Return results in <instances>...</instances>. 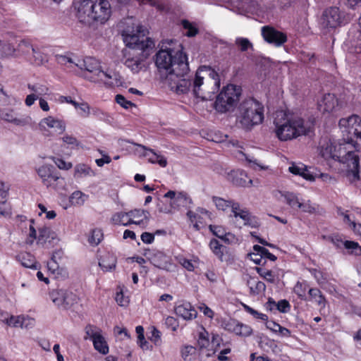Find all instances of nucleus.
<instances>
[{
	"instance_id": "f257e3e1",
	"label": "nucleus",
	"mask_w": 361,
	"mask_h": 361,
	"mask_svg": "<svg viewBox=\"0 0 361 361\" xmlns=\"http://www.w3.org/2000/svg\"><path fill=\"white\" fill-rule=\"evenodd\" d=\"M147 33V30L140 25H136L135 30L128 27L123 31L122 36L130 56L126 59L125 65L134 73H138L142 69V62L154 47V42L146 37Z\"/></svg>"
},
{
	"instance_id": "f03ea898",
	"label": "nucleus",
	"mask_w": 361,
	"mask_h": 361,
	"mask_svg": "<svg viewBox=\"0 0 361 361\" xmlns=\"http://www.w3.org/2000/svg\"><path fill=\"white\" fill-rule=\"evenodd\" d=\"M219 87V75L214 69L207 66H202L197 69L192 82V92L196 97L211 100Z\"/></svg>"
},
{
	"instance_id": "7ed1b4c3",
	"label": "nucleus",
	"mask_w": 361,
	"mask_h": 361,
	"mask_svg": "<svg viewBox=\"0 0 361 361\" xmlns=\"http://www.w3.org/2000/svg\"><path fill=\"white\" fill-rule=\"evenodd\" d=\"M111 15V7L108 0H80L78 16L80 22L91 25H103Z\"/></svg>"
},
{
	"instance_id": "20e7f679",
	"label": "nucleus",
	"mask_w": 361,
	"mask_h": 361,
	"mask_svg": "<svg viewBox=\"0 0 361 361\" xmlns=\"http://www.w3.org/2000/svg\"><path fill=\"white\" fill-rule=\"evenodd\" d=\"M237 122L245 130H251L264 121V106L254 98L242 101L237 109Z\"/></svg>"
},
{
	"instance_id": "39448f33",
	"label": "nucleus",
	"mask_w": 361,
	"mask_h": 361,
	"mask_svg": "<svg viewBox=\"0 0 361 361\" xmlns=\"http://www.w3.org/2000/svg\"><path fill=\"white\" fill-rule=\"evenodd\" d=\"M286 117L284 121L280 123L275 121L276 129V134L279 140L286 141L296 138L301 135H309L312 132L313 127L312 125L305 123L304 120L296 116H287L283 114Z\"/></svg>"
},
{
	"instance_id": "423d86ee",
	"label": "nucleus",
	"mask_w": 361,
	"mask_h": 361,
	"mask_svg": "<svg viewBox=\"0 0 361 361\" xmlns=\"http://www.w3.org/2000/svg\"><path fill=\"white\" fill-rule=\"evenodd\" d=\"M187 57L182 50L175 51L171 48L161 49L155 56V64L160 72L165 71L166 76L169 73L177 71L180 63H186Z\"/></svg>"
},
{
	"instance_id": "0eeeda50",
	"label": "nucleus",
	"mask_w": 361,
	"mask_h": 361,
	"mask_svg": "<svg viewBox=\"0 0 361 361\" xmlns=\"http://www.w3.org/2000/svg\"><path fill=\"white\" fill-rule=\"evenodd\" d=\"M339 126L344 128L343 132V143L357 149L360 145L355 139L361 140V118L357 115H352L339 121Z\"/></svg>"
},
{
	"instance_id": "6e6552de",
	"label": "nucleus",
	"mask_w": 361,
	"mask_h": 361,
	"mask_svg": "<svg viewBox=\"0 0 361 361\" xmlns=\"http://www.w3.org/2000/svg\"><path fill=\"white\" fill-rule=\"evenodd\" d=\"M177 67V71L169 73L166 76V80L172 90H175L177 93H186L190 87L192 88L191 80L186 78L189 72V65L186 63H180Z\"/></svg>"
},
{
	"instance_id": "1a4fd4ad",
	"label": "nucleus",
	"mask_w": 361,
	"mask_h": 361,
	"mask_svg": "<svg viewBox=\"0 0 361 361\" xmlns=\"http://www.w3.org/2000/svg\"><path fill=\"white\" fill-rule=\"evenodd\" d=\"M241 94V88L234 85H228L224 87L217 95L214 107L221 113L232 110L239 100Z\"/></svg>"
},
{
	"instance_id": "9d476101",
	"label": "nucleus",
	"mask_w": 361,
	"mask_h": 361,
	"mask_svg": "<svg viewBox=\"0 0 361 361\" xmlns=\"http://www.w3.org/2000/svg\"><path fill=\"white\" fill-rule=\"evenodd\" d=\"M353 148L348 147L344 145L341 157L338 159V161L345 164L346 175L351 182L360 180L359 167L360 159L359 156L353 150Z\"/></svg>"
},
{
	"instance_id": "9b49d317",
	"label": "nucleus",
	"mask_w": 361,
	"mask_h": 361,
	"mask_svg": "<svg viewBox=\"0 0 361 361\" xmlns=\"http://www.w3.org/2000/svg\"><path fill=\"white\" fill-rule=\"evenodd\" d=\"M345 21L344 11L337 6H329L322 12L320 24L324 29L333 30L342 26Z\"/></svg>"
},
{
	"instance_id": "f8f14e48",
	"label": "nucleus",
	"mask_w": 361,
	"mask_h": 361,
	"mask_svg": "<svg viewBox=\"0 0 361 361\" xmlns=\"http://www.w3.org/2000/svg\"><path fill=\"white\" fill-rule=\"evenodd\" d=\"M53 302L60 308L68 310L78 303V296L71 291L60 289L50 293Z\"/></svg>"
},
{
	"instance_id": "ddd939ff",
	"label": "nucleus",
	"mask_w": 361,
	"mask_h": 361,
	"mask_svg": "<svg viewBox=\"0 0 361 361\" xmlns=\"http://www.w3.org/2000/svg\"><path fill=\"white\" fill-rule=\"evenodd\" d=\"M0 118L17 126L23 127L32 124V118L30 116H19L14 109L11 108H0Z\"/></svg>"
},
{
	"instance_id": "4468645a",
	"label": "nucleus",
	"mask_w": 361,
	"mask_h": 361,
	"mask_svg": "<svg viewBox=\"0 0 361 361\" xmlns=\"http://www.w3.org/2000/svg\"><path fill=\"white\" fill-rule=\"evenodd\" d=\"M262 35L267 43L276 47H280L287 41L286 34L268 25L262 27Z\"/></svg>"
},
{
	"instance_id": "2eb2a0df",
	"label": "nucleus",
	"mask_w": 361,
	"mask_h": 361,
	"mask_svg": "<svg viewBox=\"0 0 361 361\" xmlns=\"http://www.w3.org/2000/svg\"><path fill=\"white\" fill-rule=\"evenodd\" d=\"M37 173L47 187L54 185L55 182L63 180V178L56 172L54 167L51 165L40 166L37 169Z\"/></svg>"
},
{
	"instance_id": "dca6fc26",
	"label": "nucleus",
	"mask_w": 361,
	"mask_h": 361,
	"mask_svg": "<svg viewBox=\"0 0 361 361\" xmlns=\"http://www.w3.org/2000/svg\"><path fill=\"white\" fill-rule=\"evenodd\" d=\"M343 147L344 144L341 142L338 149L336 150V147L330 141H324V143H320L319 153L326 160L334 159L338 161L341 157Z\"/></svg>"
},
{
	"instance_id": "f3484780",
	"label": "nucleus",
	"mask_w": 361,
	"mask_h": 361,
	"mask_svg": "<svg viewBox=\"0 0 361 361\" xmlns=\"http://www.w3.org/2000/svg\"><path fill=\"white\" fill-rule=\"evenodd\" d=\"M39 128L44 135H48L47 133H49V128H54L59 134L63 133L66 130V125L61 120L56 119L52 116H48L39 122Z\"/></svg>"
},
{
	"instance_id": "a211bd4d",
	"label": "nucleus",
	"mask_w": 361,
	"mask_h": 361,
	"mask_svg": "<svg viewBox=\"0 0 361 361\" xmlns=\"http://www.w3.org/2000/svg\"><path fill=\"white\" fill-rule=\"evenodd\" d=\"M338 108V100L334 94L328 93L323 96L318 102V109L320 111L332 112Z\"/></svg>"
},
{
	"instance_id": "6ab92c4d",
	"label": "nucleus",
	"mask_w": 361,
	"mask_h": 361,
	"mask_svg": "<svg viewBox=\"0 0 361 361\" xmlns=\"http://www.w3.org/2000/svg\"><path fill=\"white\" fill-rule=\"evenodd\" d=\"M230 178L233 185L239 187H249L252 185V180L249 178L247 173L243 170L231 171Z\"/></svg>"
},
{
	"instance_id": "aec40b11",
	"label": "nucleus",
	"mask_w": 361,
	"mask_h": 361,
	"mask_svg": "<svg viewBox=\"0 0 361 361\" xmlns=\"http://www.w3.org/2000/svg\"><path fill=\"white\" fill-rule=\"evenodd\" d=\"M99 78L107 87H119L121 86L123 84V80L121 75H119L118 73H116L115 71H103V73H102V75L101 76H99Z\"/></svg>"
},
{
	"instance_id": "412c9836",
	"label": "nucleus",
	"mask_w": 361,
	"mask_h": 361,
	"mask_svg": "<svg viewBox=\"0 0 361 361\" xmlns=\"http://www.w3.org/2000/svg\"><path fill=\"white\" fill-rule=\"evenodd\" d=\"M8 188L2 181H0V215L7 216L11 212L10 206L7 202Z\"/></svg>"
},
{
	"instance_id": "4be33fe9",
	"label": "nucleus",
	"mask_w": 361,
	"mask_h": 361,
	"mask_svg": "<svg viewBox=\"0 0 361 361\" xmlns=\"http://www.w3.org/2000/svg\"><path fill=\"white\" fill-rule=\"evenodd\" d=\"M80 68L92 73L99 78L101 76L102 73H103V71L101 70L99 62L92 57L85 58L80 66Z\"/></svg>"
},
{
	"instance_id": "5701e85b",
	"label": "nucleus",
	"mask_w": 361,
	"mask_h": 361,
	"mask_svg": "<svg viewBox=\"0 0 361 361\" xmlns=\"http://www.w3.org/2000/svg\"><path fill=\"white\" fill-rule=\"evenodd\" d=\"M176 315L183 318L184 319H192L197 316V311L192 307L190 303H185L178 305L175 308Z\"/></svg>"
},
{
	"instance_id": "b1692460",
	"label": "nucleus",
	"mask_w": 361,
	"mask_h": 361,
	"mask_svg": "<svg viewBox=\"0 0 361 361\" xmlns=\"http://www.w3.org/2000/svg\"><path fill=\"white\" fill-rule=\"evenodd\" d=\"M111 221L114 224L118 225L128 226L131 224L141 225L143 224V220H133L128 217L127 212H118L113 215Z\"/></svg>"
},
{
	"instance_id": "393cba45",
	"label": "nucleus",
	"mask_w": 361,
	"mask_h": 361,
	"mask_svg": "<svg viewBox=\"0 0 361 361\" xmlns=\"http://www.w3.org/2000/svg\"><path fill=\"white\" fill-rule=\"evenodd\" d=\"M6 323L13 327L27 328L34 324V319L24 316H11L6 319Z\"/></svg>"
},
{
	"instance_id": "a878e982",
	"label": "nucleus",
	"mask_w": 361,
	"mask_h": 361,
	"mask_svg": "<svg viewBox=\"0 0 361 361\" xmlns=\"http://www.w3.org/2000/svg\"><path fill=\"white\" fill-rule=\"evenodd\" d=\"M95 175L91 167L85 164H76L74 168L73 176L75 179H80L87 176H94Z\"/></svg>"
},
{
	"instance_id": "bb28decb",
	"label": "nucleus",
	"mask_w": 361,
	"mask_h": 361,
	"mask_svg": "<svg viewBox=\"0 0 361 361\" xmlns=\"http://www.w3.org/2000/svg\"><path fill=\"white\" fill-rule=\"evenodd\" d=\"M247 284L250 288V293L252 295H257L266 290V285L264 282L257 281L253 277H250L247 281Z\"/></svg>"
},
{
	"instance_id": "cd10ccee",
	"label": "nucleus",
	"mask_w": 361,
	"mask_h": 361,
	"mask_svg": "<svg viewBox=\"0 0 361 361\" xmlns=\"http://www.w3.org/2000/svg\"><path fill=\"white\" fill-rule=\"evenodd\" d=\"M164 197L175 199V201L182 204L183 206H186L188 204L192 203V200L188 197L187 193L185 192H179L177 196H176V192L173 190H169L164 195Z\"/></svg>"
},
{
	"instance_id": "c85d7f7f",
	"label": "nucleus",
	"mask_w": 361,
	"mask_h": 361,
	"mask_svg": "<svg viewBox=\"0 0 361 361\" xmlns=\"http://www.w3.org/2000/svg\"><path fill=\"white\" fill-rule=\"evenodd\" d=\"M99 265L105 271H111L116 268V259L111 255H107L101 259Z\"/></svg>"
},
{
	"instance_id": "c756f323",
	"label": "nucleus",
	"mask_w": 361,
	"mask_h": 361,
	"mask_svg": "<svg viewBox=\"0 0 361 361\" xmlns=\"http://www.w3.org/2000/svg\"><path fill=\"white\" fill-rule=\"evenodd\" d=\"M309 300L315 302L318 305L324 307L326 303V299L321 290L318 288H310L308 290Z\"/></svg>"
},
{
	"instance_id": "7c9ffc66",
	"label": "nucleus",
	"mask_w": 361,
	"mask_h": 361,
	"mask_svg": "<svg viewBox=\"0 0 361 361\" xmlns=\"http://www.w3.org/2000/svg\"><path fill=\"white\" fill-rule=\"evenodd\" d=\"M27 60L32 64L39 66L46 61L47 59L46 56L37 47H34V51H32Z\"/></svg>"
},
{
	"instance_id": "2f4dec72",
	"label": "nucleus",
	"mask_w": 361,
	"mask_h": 361,
	"mask_svg": "<svg viewBox=\"0 0 361 361\" xmlns=\"http://www.w3.org/2000/svg\"><path fill=\"white\" fill-rule=\"evenodd\" d=\"M17 259L23 267L27 268L37 269L35 258L30 253H20L17 256Z\"/></svg>"
},
{
	"instance_id": "473e14b6",
	"label": "nucleus",
	"mask_w": 361,
	"mask_h": 361,
	"mask_svg": "<svg viewBox=\"0 0 361 361\" xmlns=\"http://www.w3.org/2000/svg\"><path fill=\"white\" fill-rule=\"evenodd\" d=\"M16 51L24 55L27 59L31 54L32 51H34V46L27 39H22L18 44Z\"/></svg>"
},
{
	"instance_id": "72a5a7b5",
	"label": "nucleus",
	"mask_w": 361,
	"mask_h": 361,
	"mask_svg": "<svg viewBox=\"0 0 361 361\" xmlns=\"http://www.w3.org/2000/svg\"><path fill=\"white\" fill-rule=\"evenodd\" d=\"M92 342L94 349L100 353L106 355L109 353V346L102 334L94 338Z\"/></svg>"
},
{
	"instance_id": "f704fd0d",
	"label": "nucleus",
	"mask_w": 361,
	"mask_h": 361,
	"mask_svg": "<svg viewBox=\"0 0 361 361\" xmlns=\"http://www.w3.org/2000/svg\"><path fill=\"white\" fill-rule=\"evenodd\" d=\"M27 88L32 92V94L37 99L42 98V96L47 94L49 92V88L46 85L39 83L28 84Z\"/></svg>"
},
{
	"instance_id": "c9c22d12",
	"label": "nucleus",
	"mask_w": 361,
	"mask_h": 361,
	"mask_svg": "<svg viewBox=\"0 0 361 361\" xmlns=\"http://www.w3.org/2000/svg\"><path fill=\"white\" fill-rule=\"evenodd\" d=\"M140 147H142L144 149L149 151L151 152L152 155L149 157V161L152 164H158L161 167H165L167 165V160L166 159L161 155L157 154L155 153L152 149H147L145 146L139 145Z\"/></svg>"
},
{
	"instance_id": "e433bc0d",
	"label": "nucleus",
	"mask_w": 361,
	"mask_h": 361,
	"mask_svg": "<svg viewBox=\"0 0 361 361\" xmlns=\"http://www.w3.org/2000/svg\"><path fill=\"white\" fill-rule=\"evenodd\" d=\"M87 198V195L80 190H76L71 195L69 201L72 205L82 206Z\"/></svg>"
},
{
	"instance_id": "4c0bfd02",
	"label": "nucleus",
	"mask_w": 361,
	"mask_h": 361,
	"mask_svg": "<svg viewBox=\"0 0 361 361\" xmlns=\"http://www.w3.org/2000/svg\"><path fill=\"white\" fill-rule=\"evenodd\" d=\"M16 51V48L11 43L0 40V54L2 56H13Z\"/></svg>"
},
{
	"instance_id": "58836bf2",
	"label": "nucleus",
	"mask_w": 361,
	"mask_h": 361,
	"mask_svg": "<svg viewBox=\"0 0 361 361\" xmlns=\"http://www.w3.org/2000/svg\"><path fill=\"white\" fill-rule=\"evenodd\" d=\"M129 218L139 219L141 216H144L143 223H147L149 219V212L145 209H135L133 210H130L127 212Z\"/></svg>"
},
{
	"instance_id": "ea45409f",
	"label": "nucleus",
	"mask_w": 361,
	"mask_h": 361,
	"mask_svg": "<svg viewBox=\"0 0 361 361\" xmlns=\"http://www.w3.org/2000/svg\"><path fill=\"white\" fill-rule=\"evenodd\" d=\"M240 215V219L244 221V225L250 226L252 228H258L260 226V222L259 219L252 216L250 213L248 214Z\"/></svg>"
},
{
	"instance_id": "a19ab883",
	"label": "nucleus",
	"mask_w": 361,
	"mask_h": 361,
	"mask_svg": "<svg viewBox=\"0 0 361 361\" xmlns=\"http://www.w3.org/2000/svg\"><path fill=\"white\" fill-rule=\"evenodd\" d=\"M212 200L216 208L222 211H225L228 207L232 208V204L234 203V201L233 200H226L218 197H213Z\"/></svg>"
},
{
	"instance_id": "79ce46f5",
	"label": "nucleus",
	"mask_w": 361,
	"mask_h": 361,
	"mask_svg": "<svg viewBox=\"0 0 361 361\" xmlns=\"http://www.w3.org/2000/svg\"><path fill=\"white\" fill-rule=\"evenodd\" d=\"M210 249L221 261L224 256V246L216 239H212L209 243Z\"/></svg>"
},
{
	"instance_id": "37998d69",
	"label": "nucleus",
	"mask_w": 361,
	"mask_h": 361,
	"mask_svg": "<svg viewBox=\"0 0 361 361\" xmlns=\"http://www.w3.org/2000/svg\"><path fill=\"white\" fill-rule=\"evenodd\" d=\"M253 250L258 253L262 258H267L271 261L276 260V257L271 253L267 248L258 245L253 246Z\"/></svg>"
},
{
	"instance_id": "c03bdc74",
	"label": "nucleus",
	"mask_w": 361,
	"mask_h": 361,
	"mask_svg": "<svg viewBox=\"0 0 361 361\" xmlns=\"http://www.w3.org/2000/svg\"><path fill=\"white\" fill-rule=\"evenodd\" d=\"M235 44L239 47L240 51L244 52L249 49H253V45L247 38L237 37Z\"/></svg>"
},
{
	"instance_id": "a18cd8bd",
	"label": "nucleus",
	"mask_w": 361,
	"mask_h": 361,
	"mask_svg": "<svg viewBox=\"0 0 361 361\" xmlns=\"http://www.w3.org/2000/svg\"><path fill=\"white\" fill-rule=\"evenodd\" d=\"M103 238L102 230L94 228L92 231L91 235L88 238V242L92 245H97Z\"/></svg>"
},
{
	"instance_id": "49530a36",
	"label": "nucleus",
	"mask_w": 361,
	"mask_h": 361,
	"mask_svg": "<svg viewBox=\"0 0 361 361\" xmlns=\"http://www.w3.org/2000/svg\"><path fill=\"white\" fill-rule=\"evenodd\" d=\"M85 331L86 334L85 339L90 338L93 341L94 338H96L97 336L101 335V330L99 329L97 326L92 324L87 325L85 328Z\"/></svg>"
},
{
	"instance_id": "de8ad7c7",
	"label": "nucleus",
	"mask_w": 361,
	"mask_h": 361,
	"mask_svg": "<svg viewBox=\"0 0 361 361\" xmlns=\"http://www.w3.org/2000/svg\"><path fill=\"white\" fill-rule=\"evenodd\" d=\"M257 274L262 277L264 279H265L269 283H274V276L273 275V272L271 270H267L266 269H264L262 267H256L255 268Z\"/></svg>"
},
{
	"instance_id": "09e8293b",
	"label": "nucleus",
	"mask_w": 361,
	"mask_h": 361,
	"mask_svg": "<svg viewBox=\"0 0 361 361\" xmlns=\"http://www.w3.org/2000/svg\"><path fill=\"white\" fill-rule=\"evenodd\" d=\"M181 24L184 29L187 30V32L185 33V35L188 37H194L195 36L198 30L197 27L193 26L188 20H183L181 22Z\"/></svg>"
},
{
	"instance_id": "8fccbe9b",
	"label": "nucleus",
	"mask_w": 361,
	"mask_h": 361,
	"mask_svg": "<svg viewBox=\"0 0 361 361\" xmlns=\"http://www.w3.org/2000/svg\"><path fill=\"white\" fill-rule=\"evenodd\" d=\"M237 322L233 319H223L221 320V326L228 331L233 332L235 330Z\"/></svg>"
},
{
	"instance_id": "3c124183",
	"label": "nucleus",
	"mask_w": 361,
	"mask_h": 361,
	"mask_svg": "<svg viewBox=\"0 0 361 361\" xmlns=\"http://www.w3.org/2000/svg\"><path fill=\"white\" fill-rule=\"evenodd\" d=\"M243 306L244 310L249 314H252L255 318L259 319L263 321L268 320V317L267 314H264L257 312V310H254L253 308H252L251 307H250L247 305L243 304Z\"/></svg>"
},
{
	"instance_id": "603ef678",
	"label": "nucleus",
	"mask_w": 361,
	"mask_h": 361,
	"mask_svg": "<svg viewBox=\"0 0 361 361\" xmlns=\"http://www.w3.org/2000/svg\"><path fill=\"white\" fill-rule=\"evenodd\" d=\"M284 197L286 200L287 204L291 207L294 208L297 207L298 208V204H300L299 200L296 195L293 192H286L284 195Z\"/></svg>"
},
{
	"instance_id": "864d4df0",
	"label": "nucleus",
	"mask_w": 361,
	"mask_h": 361,
	"mask_svg": "<svg viewBox=\"0 0 361 361\" xmlns=\"http://www.w3.org/2000/svg\"><path fill=\"white\" fill-rule=\"evenodd\" d=\"M209 228L214 235L219 238L224 240V236L226 235V232L224 227L221 226L210 225Z\"/></svg>"
},
{
	"instance_id": "5fc2aeb1",
	"label": "nucleus",
	"mask_w": 361,
	"mask_h": 361,
	"mask_svg": "<svg viewBox=\"0 0 361 361\" xmlns=\"http://www.w3.org/2000/svg\"><path fill=\"white\" fill-rule=\"evenodd\" d=\"M231 211L233 213V216L237 218H240V215L244 214H248L250 212L246 209H241L240 207V204L238 202H234V203L232 204V208Z\"/></svg>"
},
{
	"instance_id": "6e6d98bb",
	"label": "nucleus",
	"mask_w": 361,
	"mask_h": 361,
	"mask_svg": "<svg viewBox=\"0 0 361 361\" xmlns=\"http://www.w3.org/2000/svg\"><path fill=\"white\" fill-rule=\"evenodd\" d=\"M207 332H200L197 340V345L200 349L205 348L209 345V339L205 335Z\"/></svg>"
},
{
	"instance_id": "4d7b16f0",
	"label": "nucleus",
	"mask_w": 361,
	"mask_h": 361,
	"mask_svg": "<svg viewBox=\"0 0 361 361\" xmlns=\"http://www.w3.org/2000/svg\"><path fill=\"white\" fill-rule=\"evenodd\" d=\"M306 288L302 283L298 282L294 288V292L302 300H307L305 295Z\"/></svg>"
},
{
	"instance_id": "13d9d810",
	"label": "nucleus",
	"mask_w": 361,
	"mask_h": 361,
	"mask_svg": "<svg viewBox=\"0 0 361 361\" xmlns=\"http://www.w3.org/2000/svg\"><path fill=\"white\" fill-rule=\"evenodd\" d=\"M165 324L173 331H176L178 327V322L173 317H168L166 318Z\"/></svg>"
},
{
	"instance_id": "bf43d9fd",
	"label": "nucleus",
	"mask_w": 361,
	"mask_h": 361,
	"mask_svg": "<svg viewBox=\"0 0 361 361\" xmlns=\"http://www.w3.org/2000/svg\"><path fill=\"white\" fill-rule=\"evenodd\" d=\"M54 161L60 169L68 170L72 167L71 162H66L62 159L54 158Z\"/></svg>"
},
{
	"instance_id": "052dcab7",
	"label": "nucleus",
	"mask_w": 361,
	"mask_h": 361,
	"mask_svg": "<svg viewBox=\"0 0 361 361\" xmlns=\"http://www.w3.org/2000/svg\"><path fill=\"white\" fill-rule=\"evenodd\" d=\"M298 208L301 209L302 212L309 214H313L316 212L315 207L310 204V201L305 203L300 202V204H298Z\"/></svg>"
},
{
	"instance_id": "680f3d73",
	"label": "nucleus",
	"mask_w": 361,
	"mask_h": 361,
	"mask_svg": "<svg viewBox=\"0 0 361 361\" xmlns=\"http://www.w3.org/2000/svg\"><path fill=\"white\" fill-rule=\"evenodd\" d=\"M276 310L283 313L287 312L290 310V304L286 300H281L277 302Z\"/></svg>"
},
{
	"instance_id": "e2e57ef3",
	"label": "nucleus",
	"mask_w": 361,
	"mask_h": 361,
	"mask_svg": "<svg viewBox=\"0 0 361 361\" xmlns=\"http://www.w3.org/2000/svg\"><path fill=\"white\" fill-rule=\"evenodd\" d=\"M116 102L122 106L125 109H128L129 106H133V104L126 99V98L121 94H117L116 96Z\"/></svg>"
},
{
	"instance_id": "0e129e2a",
	"label": "nucleus",
	"mask_w": 361,
	"mask_h": 361,
	"mask_svg": "<svg viewBox=\"0 0 361 361\" xmlns=\"http://www.w3.org/2000/svg\"><path fill=\"white\" fill-rule=\"evenodd\" d=\"M71 104L75 109H80L82 112L88 115L90 114V106L87 103L79 104L75 101H71Z\"/></svg>"
},
{
	"instance_id": "69168bd1",
	"label": "nucleus",
	"mask_w": 361,
	"mask_h": 361,
	"mask_svg": "<svg viewBox=\"0 0 361 361\" xmlns=\"http://www.w3.org/2000/svg\"><path fill=\"white\" fill-rule=\"evenodd\" d=\"M47 267L49 271H51L52 273L58 272V270L59 269V264L55 259V256L54 255L50 261L47 262Z\"/></svg>"
},
{
	"instance_id": "338daca9",
	"label": "nucleus",
	"mask_w": 361,
	"mask_h": 361,
	"mask_svg": "<svg viewBox=\"0 0 361 361\" xmlns=\"http://www.w3.org/2000/svg\"><path fill=\"white\" fill-rule=\"evenodd\" d=\"M116 301L121 306H126L129 302L128 298L124 297L122 291L116 293Z\"/></svg>"
},
{
	"instance_id": "774afa93",
	"label": "nucleus",
	"mask_w": 361,
	"mask_h": 361,
	"mask_svg": "<svg viewBox=\"0 0 361 361\" xmlns=\"http://www.w3.org/2000/svg\"><path fill=\"white\" fill-rule=\"evenodd\" d=\"M240 328L241 329L240 331H239L240 336H249L252 333V328L250 326H247V325H245V324H243L240 323Z\"/></svg>"
}]
</instances>
